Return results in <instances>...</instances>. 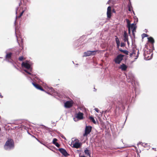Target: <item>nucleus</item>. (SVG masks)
<instances>
[{
  "mask_svg": "<svg viewBox=\"0 0 157 157\" xmlns=\"http://www.w3.org/2000/svg\"><path fill=\"white\" fill-rule=\"evenodd\" d=\"M89 119L94 124H96V122L93 117L90 116L89 117Z\"/></svg>",
  "mask_w": 157,
  "mask_h": 157,
  "instance_id": "obj_21",
  "label": "nucleus"
},
{
  "mask_svg": "<svg viewBox=\"0 0 157 157\" xmlns=\"http://www.w3.org/2000/svg\"><path fill=\"white\" fill-rule=\"evenodd\" d=\"M115 37H116L115 38V40L116 41V44H120V41L118 38L117 37V36H116Z\"/></svg>",
  "mask_w": 157,
  "mask_h": 157,
  "instance_id": "obj_24",
  "label": "nucleus"
},
{
  "mask_svg": "<svg viewBox=\"0 0 157 157\" xmlns=\"http://www.w3.org/2000/svg\"><path fill=\"white\" fill-rule=\"evenodd\" d=\"M83 113L81 112H79L76 114V117L78 120H82L83 119Z\"/></svg>",
  "mask_w": 157,
  "mask_h": 157,
  "instance_id": "obj_9",
  "label": "nucleus"
},
{
  "mask_svg": "<svg viewBox=\"0 0 157 157\" xmlns=\"http://www.w3.org/2000/svg\"><path fill=\"white\" fill-rule=\"evenodd\" d=\"M81 157H86L85 156H82Z\"/></svg>",
  "mask_w": 157,
  "mask_h": 157,
  "instance_id": "obj_41",
  "label": "nucleus"
},
{
  "mask_svg": "<svg viewBox=\"0 0 157 157\" xmlns=\"http://www.w3.org/2000/svg\"><path fill=\"white\" fill-rule=\"evenodd\" d=\"M119 50L122 52L124 53V54H126V55H128L129 52L127 50H123L121 48L119 49Z\"/></svg>",
  "mask_w": 157,
  "mask_h": 157,
  "instance_id": "obj_20",
  "label": "nucleus"
},
{
  "mask_svg": "<svg viewBox=\"0 0 157 157\" xmlns=\"http://www.w3.org/2000/svg\"><path fill=\"white\" fill-rule=\"evenodd\" d=\"M80 143L75 142L73 144V147L76 148H78L80 147Z\"/></svg>",
  "mask_w": 157,
  "mask_h": 157,
  "instance_id": "obj_17",
  "label": "nucleus"
},
{
  "mask_svg": "<svg viewBox=\"0 0 157 157\" xmlns=\"http://www.w3.org/2000/svg\"><path fill=\"white\" fill-rule=\"evenodd\" d=\"M94 110L97 113H98L99 112V109H98V108H95L94 109Z\"/></svg>",
  "mask_w": 157,
  "mask_h": 157,
  "instance_id": "obj_30",
  "label": "nucleus"
},
{
  "mask_svg": "<svg viewBox=\"0 0 157 157\" xmlns=\"http://www.w3.org/2000/svg\"><path fill=\"white\" fill-rule=\"evenodd\" d=\"M128 10L129 11H131V8L130 6H128Z\"/></svg>",
  "mask_w": 157,
  "mask_h": 157,
  "instance_id": "obj_31",
  "label": "nucleus"
},
{
  "mask_svg": "<svg viewBox=\"0 0 157 157\" xmlns=\"http://www.w3.org/2000/svg\"><path fill=\"white\" fill-rule=\"evenodd\" d=\"M148 36L147 34L145 33H143L142 35V38H143L144 37H146Z\"/></svg>",
  "mask_w": 157,
  "mask_h": 157,
  "instance_id": "obj_26",
  "label": "nucleus"
},
{
  "mask_svg": "<svg viewBox=\"0 0 157 157\" xmlns=\"http://www.w3.org/2000/svg\"><path fill=\"white\" fill-rule=\"evenodd\" d=\"M24 71L26 73L28 72V71L27 70H25Z\"/></svg>",
  "mask_w": 157,
  "mask_h": 157,
  "instance_id": "obj_37",
  "label": "nucleus"
},
{
  "mask_svg": "<svg viewBox=\"0 0 157 157\" xmlns=\"http://www.w3.org/2000/svg\"><path fill=\"white\" fill-rule=\"evenodd\" d=\"M125 46V44L124 43L121 42V47H124Z\"/></svg>",
  "mask_w": 157,
  "mask_h": 157,
  "instance_id": "obj_27",
  "label": "nucleus"
},
{
  "mask_svg": "<svg viewBox=\"0 0 157 157\" xmlns=\"http://www.w3.org/2000/svg\"><path fill=\"white\" fill-rule=\"evenodd\" d=\"M131 28L132 30V34L134 36V32H136V27L135 26V25L134 24H132L131 25Z\"/></svg>",
  "mask_w": 157,
  "mask_h": 157,
  "instance_id": "obj_15",
  "label": "nucleus"
},
{
  "mask_svg": "<svg viewBox=\"0 0 157 157\" xmlns=\"http://www.w3.org/2000/svg\"><path fill=\"white\" fill-rule=\"evenodd\" d=\"M26 7L25 8V9L24 10H23L20 13V15L19 16H18V17H16L17 18H20L21 17V16L22 15H23V13H24L25 10H26Z\"/></svg>",
  "mask_w": 157,
  "mask_h": 157,
  "instance_id": "obj_23",
  "label": "nucleus"
},
{
  "mask_svg": "<svg viewBox=\"0 0 157 157\" xmlns=\"http://www.w3.org/2000/svg\"><path fill=\"white\" fill-rule=\"evenodd\" d=\"M111 7L110 6L108 7L107 12V17L108 19H110L111 17Z\"/></svg>",
  "mask_w": 157,
  "mask_h": 157,
  "instance_id": "obj_7",
  "label": "nucleus"
},
{
  "mask_svg": "<svg viewBox=\"0 0 157 157\" xmlns=\"http://www.w3.org/2000/svg\"><path fill=\"white\" fill-rule=\"evenodd\" d=\"M148 41L151 43L153 44L155 41L153 38L152 37H149L148 38Z\"/></svg>",
  "mask_w": 157,
  "mask_h": 157,
  "instance_id": "obj_22",
  "label": "nucleus"
},
{
  "mask_svg": "<svg viewBox=\"0 0 157 157\" xmlns=\"http://www.w3.org/2000/svg\"><path fill=\"white\" fill-rule=\"evenodd\" d=\"M21 66L22 67H24L25 68L29 69L30 67V65L27 63L23 62L21 64Z\"/></svg>",
  "mask_w": 157,
  "mask_h": 157,
  "instance_id": "obj_11",
  "label": "nucleus"
},
{
  "mask_svg": "<svg viewBox=\"0 0 157 157\" xmlns=\"http://www.w3.org/2000/svg\"><path fill=\"white\" fill-rule=\"evenodd\" d=\"M97 51H88L84 53V56H87L90 55H95Z\"/></svg>",
  "mask_w": 157,
  "mask_h": 157,
  "instance_id": "obj_4",
  "label": "nucleus"
},
{
  "mask_svg": "<svg viewBox=\"0 0 157 157\" xmlns=\"http://www.w3.org/2000/svg\"><path fill=\"white\" fill-rule=\"evenodd\" d=\"M150 51H145L144 53V56L146 60H149L151 59V56L152 54L150 53Z\"/></svg>",
  "mask_w": 157,
  "mask_h": 157,
  "instance_id": "obj_5",
  "label": "nucleus"
},
{
  "mask_svg": "<svg viewBox=\"0 0 157 157\" xmlns=\"http://www.w3.org/2000/svg\"><path fill=\"white\" fill-rule=\"evenodd\" d=\"M27 73H28L29 75H31V73L29 72L28 71V72H27Z\"/></svg>",
  "mask_w": 157,
  "mask_h": 157,
  "instance_id": "obj_38",
  "label": "nucleus"
},
{
  "mask_svg": "<svg viewBox=\"0 0 157 157\" xmlns=\"http://www.w3.org/2000/svg\"><path fill=\"white\" fill-rule=\"evenodd\" d=\"M25 58H24L23 56L20 57L18 59L20 61H22L23 60L25 59Z\"/></svg>",
  "mask_w": 157,
  "mask_h": 157,
  "instance_id": "obj_25",
  "label": "nucleus"
},
{
  "mask_svg": "<svg viewBox=\"0 0 157 157\" xmlns=\"http://www.w3.org/2000/svg\"><path fill=\"white\" fill-rule=\"evenodd\" d=\"M133 55V54L132 52V53H131L130 54L129 56H130V57H132Z\"/></svg>",
  "mask_w": 157,
  "mask_h": 157,
  "instance_id": "obj_32",
  "label": "nucleus"
},
{
  "mask_svg": "<svg viewBox=\"0 0 157 157\" xmlns=\"http://www.w3.org/2000/svg\"><path fill=\"white\" fill-rule=\"evenodd\" d=\"M92 127L90 126H86L85 129V133L83 134L84 136H87L91 132Z\"/></svg>",
  "mask_w": 157,
  "mask_h": 157,
  "instance_id": "obj_3",
  "label": "nucleus"
},
{
  "mask_svg": "<svg viewBox=\"0 0 157 157\" xmlns=\"http://www.w3.org/2000/svg\"><path fill=\"white\" fill-rule=\"evenodd\" d=\"M18 8H17V10H18Z\"/></svg>",
  "mask_w": 157,
  "mask_h": 157,
  "instance_id": "obj_42",
  "label": "nucleus"
},
{
  "mask_svg": "<svg viewBox=\"0 0 157 157\" xmlns=\"http://www.w3.org/2000/svg\"><path fill=\"white\" fill-rule=\"evenodd\" d=\"M127 43V44H129V41H128H128H126Z\"/></svg>",
  "mask_w": 157,
  "mask_h": 157,
  "instance_id": "obj_35",
  "label": "nucleus"
},
{
  "mask_svg": "<svg viewBox=\"0 0 157 157\" xmlns=\"http://www.w3.org/2000/svg\"><path fill=\"white\" fill-rule=\"evenodd\" d=\"M57 140L56 138H54L53 140V143L54 144L55 143H57L56 142L57 141Z\"/></svg>",
  "mask_w": 157,
  "mask_h": 157,
  "instance_id": "obj_28",
  "label": "nucleus"
},
{
  "mask_svg": "<svg viewBox=\"0 0 157 157\" xmlns=\"http://www.w3.org/2000/svg\"><path fill=\"white\" fill-rule=\"evenodd\" d=\"M123 36V40L124 42H126V41L128 40V36L127 32L124 31V32Z\"/></svg>",
  "mask_w": 157,
  "mask_h": 157,
  "instance_id": "obj_12",
  "label": "nucleus"
},
{
  "mask_svg": "<svg viewBox=\"0 0 157 157\" xmlns=\"http://www.w3.org/2000/svg\"><path fill=\"white\" fill-rule=\"evenodd\" d=\"M59 151L65 156H67L69 155L66 151L63 148H60L59 149Z\"/></svg>",
  "mask_w": 157,
  "mask_h": 157,
  "instance_id": "obj_8",
  "label": "nucleus"
},
{
  "mask_svg": "<svg viewBox=\"0 0 157 157\" xmlns=\"http://www.w3.org/2000/svg\"><path fill=\"white\" fill-rule=\"evenodd\" d=\"M21 47L22 48V49L23 48V46L22 45V46Z\"/></svg>",
  "mask_w": 157,
  "mask_h": 157,
  "instance_id": "obj_40",
  "label": "nucleus"
},
{
  "mask_svg": "<svg viewBox=\"0 0 157 157\" xmlns=\"http://www.w3.org/2000/svg\"><path fill=\"white\" fill-rule=\"evenodd\" d=\"M127 66L124 64H122L119 67V68L121 69L122 71H125L127 68Z\"/></svg>",
  "mask_w": 157,
  "mask_h": 157,
  "instance_id": "obj_14",
  "label": "nucleus"
},
{
  "mask_svg": "<svg viewBox=\"0 0 157 157\" xmlns=\"http://www.w3.org/2000/svg\"><path fill=\"white\" fill-rule=\"evenodd\" d=\"M54 144H55L58 147H60V145L57 142L55 143Z\"/></svg>",
  "mask_w": 157,
  "mask_h": 157,
  "instance_id": "obj_29",
  "label": "nucleus"
},
{
  "mask_svg": "<svg viewBox=\"0 0 157 157\" xmlns=\"http://www.w3.org/2000/svg\"><path fill=\"white\" fill-rule=\"evenodd\" d=\"M132 53L133 54V55H135L136 54V53H137V55H136V56H135V57H136L135 58V59H136L138 57V56H139V50H137V49H136V50H134L133 51V52H132Z\"/></svg>",
  "mask_w": 157,
  "mask_h": 157,
  "instance_id": "obj_16",
  "label": "nucleus"
},
{
  "mask_svg": "<svg viewBox=\"0 0 157 157\" xmlns=\"http://www.w3.org/2000/svg\"><path fill=\"white\" fill-rule=\"evenodd\" d=\"M117 48H118L119 47L120 44H117Z\"/></svg>",
  "mask_w": 157,
  "mask_h": 157,
  "instance_id": "obj_33",
  "label": "nucleus"
},
{
  "mask_svg": "<svg viewBox=\"0 0 157 157\" xmlns=\"http://www.w3.org/2000/svg\"><path fill=\"white\" fill-rule=\"evenodd\" d=\"M127 27L128 29V33H130L131 30V24L130 22L128 20H127Z\"/></svg>",
  "mask_w": 157,
  "mask_h": 157,
  "instance_id": "obj_18",
  "label": "nucleus"
},
{
  "mask_svg": "<svg viewBox=\"0 0 157 157\" xmlns=\"http://www.w3.org/2000/svg\"><path fill=\"white\" fill-rule=\"evenodd\" d=\"M84 153L86 155H87L88 156H90V151L87 148H86V149L84 150Z\"/></svg>",
  "mask_w": 157,
  "mask_h": 157,
  "instance_id": "obj_19",
  "label": "nucleus"
},
{
  "mask_svg": "<svg viewBox=\"0 0 157 157\" xmlns=\"http://www.w3.org/2000/svg\"><path fill=\"white\" fill-rule=\"evenodd\" d=\"M72 101H67L64 104V106L66 108H70L73 105Z\"/></svg>",
  "mask_w": 157,
  "mask_h": 157,
  "instance_id": "obj_6",
  "label": "nucleus"
},
{
  "mask_svg": "<svg viewBox=\"0 0 157 157\" xmlns=\"http://www.w3.org/2000/svg\"><path fill=\"white\" fill-rule=\"evenodd\" d=\"M33 85L37 89L40 90L42 91H44V90L43 88L39 84L35 83V82H33Z\"/></svg>",
  "mask_w": 157,
  "mask_h": 157,
  "instance_id": "obj_10",
  "label": "nucleus"
},
{
  "mask_svg": "<svg viewBox=\"0 0 157 157\" xmlns=\"http://www.w3.org/2000/svg\"><path fill=\"white\" fill-rule=\"evenodd\" d=\"M14 142L12 139H10L7 140L5 144V146H7L11 148L14 146Z\"/></svg>",
  "mask_w": 157,
  "mask_h": 157,
  "instance_id": "obj_2",
  "label": "nucleus"
},
{
  "mask_svg": "<svg viewBox=\"0 0 157 157\" xmlns=\"http://www.w3.org/2000/svg\"><path fill=\"white\" fill-rule=\"evenodd\" d=\"M124 55L119 54L114 59V61L116 63L119 64L123 60Z\"/></svg>",
  "mask_w": 157,
  "mask_h": 157,
  "instance_id": "obj_1",
  "label": "nucleus"
},
{
  "mask_svg": "<svg viewBox=\"0 0 157 157\" xmlns=\"http://www.w3.org/2000/svg\"><path fill=\"white\" fill-rule=\"evenodd\" d=\"M21 1L20 3H19V6H21Z\"/></svg>",
  "mask_w": 157,
  "mask_h": 157,
  "instance_id": "obj_36",
  "label": "nucleus"
},
{
  "mask_svg": "<svg viewBox=\"0 0 157 157\" xmlns=\"http://www.w3.org/2000/svg\"><path fill=\"white\" fill-rule=\"evenodd\" d=\"M12 53L11 52L7 53L5 56V59L8 61L11 59Z\"/></svg>",
  "mask_w": 157,
  "mask_h": 157,
  "instance_id": "obj_13",
  "label": "nucleus"
},
{
  "mask_svg": "<svg viewBox=\"0 0 157 157\" xmlns=\"http://www.w3.org/2000/svg\"><path fill=\"white\" fill-rule=\"evenodd\" d=\"M112 12H113V13H115V10L114 9H113V10H112Z\"/></svg>",
  "mask_w": 157,
  "mask_h": 157,
  "instance_id": "obj_34",
  "label": "nucleus"
},
{
  "mask_svg": "<svg viewBox=\"0 0 157 157\" xmlns=\"http://www.w3.org/2000/svg\"><path fill=\"white\" fill-rule=\"evenodd\" d=\"M0 96L1 97V98H3V96H2L1 95H0Z\"/></svg>",
  "mask_w": 157,
  "mask_h": 157,
  "instance_id": "obj_39",
  "label": "nucleus"
}]
</instances>
